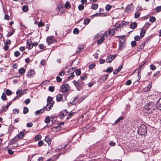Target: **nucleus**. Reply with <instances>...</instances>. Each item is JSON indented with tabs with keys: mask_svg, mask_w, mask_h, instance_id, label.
Returning <instances> with one entry per match:
<instances>
[{
	"mask_svg": "<svg viewBox=\"0 0 161 161\" xmlns=\"http://www.w3.org/2000/svg\"><path fill=\"white\" fill-rule=\"evenodd\" d=\"M47 103L46 109L47 111H49L53 107L54 102L53 101L52 97L49 96L47 99Z\"/></svg>",
	"mask_w": 161,
	"mask_h": 161,
	"instance_id": "1",
	"label": "nucleus"
},
{
	"mask_svg": "<svg viewBox=\"0 0 161 161\" xmlns=\"http://www.w3.org/2000/svg\"><path fill=\"white\" fill-rule=\"evenodd\" d=\"M137 132L140 135H145L147 133V127L144 125H142L138 129Z\"/></svg>",
	"mask_w": 161,
	"mask_h": 161,
	"instance_id": "2",
	"label": "nucleus"
},
{
	"mask_svg": "<svg viewBox=\"0 0 161 161\" xmlns=\"http://www.w3.org/2000/svg\"><path fill=\"white\" fill-rule=\"evenodd\" d=\"M73 82L78 90H80L81 88L85 85L84 82L80 80H73Z\"/></svg>",
	"mask_w": 161,
	"mask_h": 161,
	"instance_id": "3",
	"label": "nucleus"
},
{
	"mask_svg": "<svg viewBox=\"0 0 161 161\" xmlns=\"http://www.w3.org/2000/svg\"><path fill=\"white\" fill-rule=\"evenodd\" d=\"M70 89V86L67 83L63 84L61 86L59 91L62 92H68Z\"/></svg>",
	"mask_w": 161,
	"mask_h": 161,
	"instance_id": "4",
	"label": "nucleus"
},
{
	"mask_svg": "<svg viewBox=\"0 0 161 161\" xmlns=\"http://www.w3.org/2000/svg\"><path fill=\"white\" fill-rule=\"evenodd\" d=\"M134 8V5L133 4H129L125 8V12L127 13L132 10Z\"/></svg>",
	"mask_w": 161,
	"mask_h": 161,
	"instance_id": "5",
	"label": "nucleus"
},
{
	"mask_svg": "<svg viewBox=\"0 0 161 161\" xmlns=\"http://www.w3.org/2000/svg\"><path fill=\"white\" fill-rule=\"evenodd\" d=\"M68 112L66 109L62 110L59 115L61 119L63 118L64 116H66L68 114Z\"/></svg>",
	"mask_w": 161,
	"mask_h": 161,
	"instance_id": "6",
	"label": "nucleus"
},
{
	"mask_svg": "<svg viewBox=\"0 0 161 161\" xmlns=\"http://www.w3.org/2000/svg\"><path fill=\"white\" fill-rule=\"evenodd\" d=\"M26 47L29 50L31 49L33 47V43L30 39L27 40Z\"/></svg>",
	"mask_w": 161,
	"mask_h": 161,
	"instance_id": "7",
	"label": "nucleus"
},
{
	"mask_svg": "<svg viewBox=\"0 0 161 161\" xmlns=\"http://www.w3.org/2000/svg\"><path fill=\"white\" fill-rule=\"evenodd\" d=\"M116 57V55L108 56L106 58V62L107 63H110L112 60Z\"/></svg>",
	"mask_w": 161,
	"mask_h": 161,
	"instance_id": "8",
	"label": "nucleus"
},
{
	"mask_svg": "<svg viewBox=\"0 0 161 161\" xmlns=\"http://www.w3.org/2000/svg\"><path fill=\"white\" fill-rule=\"evenodd\" d=\"M83 99H82L81 100H79L78 99L77 96H76L74 98L73 101H72V102L71 103L75 105L78 103H80L83 100Z\"/></svg>",
	"mask_w": 161,
	"mask_h": 161,
	"instance_id": "9",
	"label": "nucleus"
},
{
	"mask_svg": "<svg viewBox=\"0 0 161 161\" xmlns=\"http://www.w3.org/2000/svg\"><path fill=\"white\" fill-rule=\"evenodd\" d=\"M35 74V71L33 70H31L28 72L27 76L28 78H31Z\"/></svg>",
	"mask_w": 161,
	"mask_h": 161,
	"instance_id": "10",
	"label": "nucleus"
},
{
	"mask_svg": "<svg viewBox=\"0 0 161 161\" xmlns=\"http://www.w3.org/2000/svg\"><path fill=\"white\" fill-rule=\"evenodd\" d=\"M155 107L159 110H161V98L157 102Z\"/></svg>",
	"mask_w": 161,
	"mask_h": 161,
	"instance_id": "11",
	"label": "nucleus"
},
{
	"mask_svg": "<svg viewBox=\"0 0 161 161\" xmlns=\"http://www.w3.org/2000/svg\"><path fill=\"white\" fill-rule=\"evenodd\" d=\"M78 48L77 49L76 51V53H79L81 50H83L84 49V46L83 45H79L78 47Z\"/></svg>",
	"mask_w": 161,
	"mask_h": 161,
	"instance_id": "12",
	"label": "nucleus"
},
{
	"mask_svg": "<svg viewBox=\"0 0 161 161\" xmlns=\"http://www.w3.org/2000/svg\"><path fill=\"white\" fill-rule=\"evenodd\" d=\"M53 37L52 36H48L47 37L46 40L48 45L53 42Z\"/></svg>",
	"mask_w": 161,
	"mask_h": 161,
	"instance_id": "13",
	"label": "nucleus"
},
{
	"mask_svg": "<svg viewBox=\"0 0 161 161\" xmlns=\"http://www.w3.org/2000/svg\"><path fill=\"white\" fill-rule=\"evenodd\" d=\"M122 65H121L119 66L118 68L115 69L113 71V74L114 75L116 74L118 72H119L122 69Z\"/></svg>",
	"mask_w": 161,
	"mask_h": 161,
	"instance_id": "14",
	"label": "nucleus"
},
{
	"mask_svg": "<svg viewBox=\"0 0 161 161\" xmlns=\"http://www.w3.org/2000/svg\"><path fill=\"white\" fill-rule=\"evenodd\" d=\"M145 44L142 43L137 48V51L138 52H141L142 50L144 48Z\"/></svg>",
	"mask_w": 161,
	"mask_h": 161,
	"instance_id": "15",
	"label": "nucleus"
},
{
	"mask_svg": "<svg viewBox=\"0 0 161 161\" xmlns=\"http://www.w3.org/2000/svg\"><path fill=\"white\" fill-rule=\"evenodd\" d=\"M137 24L135 22H134L130 24V28L132 29H134L137 27Z\"/></svg>",
	"mask_w": 161,
	"mask_h": 161,
	"instance_id": "16",
	"label": "nucleus"
},
{
	"mask_svg": "<svg viewBox=\"0 0 161 161\" xmlns=\"http://www.w3.org/2000/svg\"><path fill=\"white\" fill-rule=\"evenodd\" d=\"M108 74H106L104 75L103 76H102L101 78L100 79V81L102 82L103 81H105L108 77Z\"/></svg>",
	"mask_w": 161,
	"mask_h": 161,
	"instance_id": "17",
	"label": "nucleus"
},
{
	"mask_svg": "<svg viewBox=\"0 0 161 161\" xmlns=\"http://www.w3.org/2000/svg\"><path fill=\"white\" fill-rule=\"evenodd\" d=\"M108 34L111 36H113L115 33V31L113 29H110L108 30Z\"/></svg>",
	"mask_w": 161,
	"mask_h": 161,
	"instance_id": "18",
	"label": "nucleus"
},
{
	"mask_svg": "<svg viewBox=\"0 0 161 161\" xmlns=\"http://www.w3.org/2000/svg\"><path fill=\"white\" fill-rule=\"evenodd\" d=\"M22 89L20 87L18 90L16 91V93L17 94V95H21V96L23 95L24 93H22Z\"/></svg>",
	"mask_w": 161,
	"mask_h": 161,
	"instance_id": "19",
	"label": "nucleus"
},
{
	"mask_svg": "<svg viewBox=\"0 0 161 161\" xmlns=\"http://www.w3.org/2000/svg\"><path fill=\"white\" fill-rule=\"evenodd\" d=\"M62 94H59L57 96L56 100L58 102H60L62 100Z\"/></svg>",
	"mask_w": 161,
	"mask_h": 161,
	"instance_id": "20",
	"label": "nucleus"
},
{
	"mask_svg": "<svg viewBox=\"0 0 161 161\" xmlns=\"http://www.w3.org/2000/svg\"><path fill=\"white\" fill-rule=\"evenodd\" d=\"M64 6L65 8L67 9H69L71 7L70 2L68 1H67L66 3L65 4Z\"/></svg>",
	"mask_w": 161,
	"mask_h": 161,
	"instance_id": "21",
	"label": "nucleus"
},
{
	"mask_svg": "<svg viewBox=\"0 0 161 161\" xmlns=\"http://www.w3.org/2000/svg\"><path fill=\"white\" fill-rule=\"evenodd\" d=\"M124 40H123V42H121L119 47V49L120 50L122 49L123 47H124Z\"/></svg>",
	"mask_w": 161,
	"mask_h": 161,
	"instance_id": "22",
	"label": "nucleus"
},
{
	"mask_svg": "<svg viewBox=\"0 0 161 161\" xmlns=\"http://www.w3.org/2000/svg\"><path fill=\"white\" fill-rule=\"evenodd\" d=\"M25 135L23 132H21L17 135V137L19 139L22 138Z\"/></svg>",
	"mask_w": 161,
	"mask_h": 161,
	"instance_id": "23",
	"label": "nucleus"
},
{
	"mask_svg": "<svg viewBox=\"0 0 161 161\" xmlns=\"http://www.w3.org/2000/svg\"><path fill=\"white\" fill-rule=\"evenodd\" d=\"M75 68H74V67H72L71 68H69L68 71L67 72L69 74V73L72 72V73H74L75 71Z\"/></svg>",
	"mask_w": 161,
	"mask_h": 161,
	"instance_id": "24",
	"label": "nucleus"
},
{
	"mask_svg": "<svg viewBox=\"0 0 161 161\" xmlns=\"http://www.w3.org/2000/svg\"><path fill=\"white\" fill-rule=\"evenodd\" d=\"M25 71V69L23 68H21L19 69V72L21 75L24 73Z\"/></svg>",
	"mask_w": 161,
	"mask_h": 161,
	"instance_id": "25",
	"label": "nucleus"
},
{
	"mask_svg": "<svg viewBox=\"0 0 161 161\" xmlns=\"http://www.w3.org/2000/svg\"><path fill=\"white\" fill-rule=\"evenodd\" d=\"M146 30H145V29H142L141 30L140 33V34L141 36L142 37H143L144 36V35L146 33Z\"/></svg>",
	"mask_w": 161,
	"mask_h": 161,
	"instance_id": "26",
	"label": "nucleus"
},
{
	"mask_svg": "<svg viewBox=\"0 0 161 161\" xmlns=\"http://www.w3.org/2000/svg\"><path fill=\"white\" fill-rule=\"evenodd\" d=\"M104 39L103 36H101V38L97 41V44H101L104 41Z\"/></svg>",
	"mask_w": 161,
	"mask_h": 161,
	"instance_id": "27",
	"label": "nucleus"
},
{
	"mask_svg": "<svg viewBox=\"0 0 161 161\" xmlns=\"http://www.w3.org/2000/svg\"><path fill=\"white\" fill-rule=\"evenodd\" d=\"M154 107H151L150 105H148L147 107V109L149 110H150L151 112H152V111L154 110Z\"/></svg>",
	"mask_w": 161,
	"mask_h": 161,
	"instance_id": "28",
	"label": "nucleus"
},
{
	"mask_svg": "<svg viewBox=\"0 0 161 161\" xmlns=\"http://www.w3.org/2000/svg\"><path fill=\"white\" fill-rule=\"evenodd\" d=\"M98 7V5L97 4H93L92 5V8L94 10L96 9Z\"/></svg>",
	"mask_w": 161,
	"mask_h": 161,
	"instance_id": "29",
	"label": "nucleus"
},
{
	"mask_svg": "<svg viewBox=\"0 0 161 161\" xmlns=\"http://www.w3.org/2000/svg\"><path fill=\"white\" fill-rule=\"evenodd\" d=\"M113 67H110L107 69L106 72L107 73H111L113 71Z\"/></svg>",
	"mask_w": 161,
	"mask_h": 161,
	"instance_id": "30",
	"label": "nucleus"
},
{
	"mask_svg": "<svg viewBox=\"0 0 161 161\" xmlns=\"http://www.w3.org/2000/svg\"><path fill=\"white\" fill-rule=\"evenodd\" d=\"M123 119L124 118L123 116H120L115 121L114 123L116 124L119 123L120 120H123Z\"/></svg>",
	"mask_w": 161,
	"mask_h": 161,
	"instance_id": "31",
	"label": "nucleus"
},
{
	"mask_svg": "<svg viewBox=\"0 0 161 161\" xmlns=\"http://www.w3.org/2000/svg\"><path fill=\"white\" fill-rule=\"evenodd\" d=\"M1 99L3 101H5L7 99L6 95L4 93H3L1 97Z\"/></svg>",
	"mask_w": 161,
	"mask_h": 161,
	"instance_id": "32",
	"label": "nucleus"
},
{
	"mask_svg": "<svg viewBox=\"0 0 161 161\" xmlns=\"http://www.w3.org/2000/svg\"><path fill=\"white\" fill-rule=\"evenodd\" d=\"M156 19L154 17L152 16L149 19V21L152 23L156 21Z\"/></svg>",
	"mask_w": 161,
	"mask_h": 161,
	"instance_id": "33",
	"label": "nucleus"
},
{
	"mask_svg": "<svg viewBox=\"0 0 161 161\" xmlns=\"http://www.w3.org/2000/svg\"><path fill=\"white\" fill-rule=\"evenodd\" d=\"M22 9L24 12H26L28 10V7L26 5H24L22 7Z\"/></svg>",
	"mask_w": 161,
	"mask_h": 161,
	"instance_id": "34",
	"label": "nucleus"
},
{
	"mask_svg": "<svg viewBox=\"0 0 161 161\" xmlns=\"http://www.w3.org/2000/svg\"><path fill=\"white\" fill-rule=\"evenodd\" d=\"M78 8L79 10H82L84 9V6L82 4H80L78 6Z\"/></svg>",
	"mask_w": 161,
	"mask_h": 161,
	"instance_id": "35",
	"label": "nucleus"
},
{
	"mask_svg": "<svg viewBox=\"0 0 161 161\" xmlns=\"http://www.w3.org/2000/svg\"><path fill=\"white\" fill-rule=\"evenodd\" d=\"M29 111V109L27 107H24L23 108V113L25 114H27Z\"/></svg>",
	"mask_w": 161,
	"mask_h": 161,
	"instance_id": "36",
	"label": "nucleus"
},
{
	"mask_svg": "<svg viewBox=\"0 0 161 161\" xmlns=\"http://www.w3.org/2000/svg\"><path fill=\"white\" fill-rule=\"evenodd\" d=\"M50 118L49 116L47 117L45 119L44 121L46 123H48L50 122Z\"/></svg>",
	"mask_w": 161,
	"mask_h": 161,
	"instance_id": "37",
	"label": "nucleus"
},
{
	"mask_svg": "<svg viewBox=\"0 0 161 161\" xmlns=\"http://www.w3.org/2000/svg\"><path fill=\"white\" fill-rule=\"evenodd\" d=\"M90 20L89 19L86 18V19L84 21V23L86 25H87L90 22Z\"/></svg>",
	"mask_w": 161,
	"mask_h": 161,
	"instance_id": "38",
	"label": "nucleus"
},
{
	"mask_svg": "<svg viewBox=\"0 0 161 161\" xmlns=\"http://www.w3.org/2000/svg\"><path fill=\"white\" fill-rule=\"evenodd\" d=\"M20 53L19 51H16L14 53V55L15 57H17L20 55Z\"/></svg>",
	"mask_w": 161,
	"mask_h": 161,
	"instance_id": "39",
	"label": "nucleus"
},
{
	"mask_svg": "<svg viewBox=\"0 0 161 161\" xmlns=\"http://www.w3.org/2000/svg\"><path fill=\"white\" fill-rule=\"evenodd\" d=\"M44 110H43V109H42L40 110H37L35 112L36 114V115L37 114H39L40 113H42L43 112Z\"/></svg>",
	"mask_w": 161,
	"mask_h": 161,
	"instance_id": "40",
	"label": "nucleus"
},
{
	"mask_svg": "<svg viewBox=\"0 0 161 161\" xmlns=\"http://www.w3.org/2000/svg\"><path fill=\"white\" fill-rule=\"evenodd\" d=\"M112 7L110 5H107L105 6V9L107 11H109L111 8Z\"/></svg>",
	"mask_w": 161,
	"mask_h": 161,
	"instance_id": "41",
	"label": "nucleus"
},
{
	"mask_svg": "<svg viewBox=\"0 0 161 161\" xmlns=\"http://www.w3.org/2000/svg\"><path fill=\"white\" fill-rule=\"evenodd\" d=\"M6 92L7 95L9 96L12 94V92L9 89H7L6 91Z\"/></svg>",
	"mask_w": 161,
	"mask_h": 161,
	"instance_id": "42",
	"label": "nucleus"
},
{
	"mask_svg": "<svg viewBox=\"0 0 161 161\" xmlns=\"http://www.w3.org/2000/svg\"><path fill=\"white\" fill-rule=\"evenodd\" d=\"M74 114H75L74 112H72V113H69V114L68 115V116L67 117V119H70L71 118V116L72 115H74Z\"/></svg>",
	"mask_w": 161,
	"mask_h": 161,
	"instance_id": "43",
	"label": "nucleus"
},
{
	"mask_svg": "<svg viewBox=\"0 0 161 161\" xmlns=\"http://www.w3.org/2000/svg\"><path fill=\"white\" fill-rule=\"evenodd\" d=\"M73 32L74 34H78L79 32V31L78 29L75 28L74 29Z\"/></svg>",
	"mask_w": 161,
	"mask_h": 161,
	"instance_id": "44",
	"label": "nucleus"
},
{
	"mask_svg": "<svg viewBox=\"0 0 161 161\" xmlns=\"http://www.w3.org/2000/svg\"><path fill=\"white\" fill-rule=\"evenodd\" d=\"M140 13H139L137 12H136L135 14V16L134 17L136 19L138 18V17H139L140 16Z\"/></svg>",
	"mask_w": 161,
	"mask_h": 161,
	"instance_id": "45",
	"label": "nucleus"
},
{
	"mask_svg": "<svg viewBox=\"0 0 161 161\" xmlns=\"http://www.w3.org/2000/svg\"><path fill=\"white\" fill-rule=\"evenodd\" d=\"M75 74L78 76L80 75L81 73V71L80 69H77L75 71Z\"/></svg>",
	"mask_w": 161,
	"mask_h": 161,
	"instance_id": "46",
	"label": "nucleus"
},
{
	"mask_svg": "<svg viewBox=\"0 0 161 161\" xmlns=\"http://www.w3.org/2000/svg\"><path fill=\"white\" fill-rule=\"evenodd\" d=\"M42 138V136L40 135H37L35 137L36 140L38 141L40 139Z\"/></svg>",
	"mask_w": 161,
	"mask_h": 161,
	"instance_id": "47",
	"label": "nucleus"
},
{
	"mask_svg": "<svg viewBox=\"0 0 161 161\" xmlns=\"http://www.w3.org/2000/svg\"><path fill=\"white\" fill-rule=\"evenodd\" d=\"M48 89L50 91L52 92H53L54 90V87L53 86H50L49 87Z\"/></svg>",
	"mask_w": 161,
	"mask_h": 161,
	"instance_id": "48",
	"label": "nucleus"
},
{
	"mask_svg": "<svg viewBox=\"0 0 161 161\" xmlns=\"http://www.w3.org/2000/svg\"><path fill=\"white\" fill-rule=\"evenodd\" d=\"M33 124L32 123V122H31L28 123L27 124L26 126L27 127L29 128L32 127L33 126Z\"/></svg>",
	"mask_w": 161,
	"mask_h": 161,
	"instance_id": "49",
	"label": "nucleus"
},
{
	"mask_svg": "<svg viewBox=\"0 0 161 161\" xmlns=\"http://www.w3.org/2000/svg\"><path fill=\"white\" fill-rule=\"evenodd\" d=\"M156 11L157 12H159L161 11V6H159L155 8Z\"/></svg>",
	"mask_w": 161,
	"mask_h": 161,
	"instance_id": "50",
	"label": "nucleus"
},
{
	"mask_svg": "<svg viewBox=\"0 0 161 161\" xmlns=\"http://www.w3.org/2000/svg\"><path fill=\"white\" fill-rule=\"evenodd\" d=\"M31 101V100L30 98L25 99L24 101V103L26 104H29Z\"/></svg>",
	"mask_w": 161,
	"mask_h": 161,
	"instance_id": "51",
	"label": "nucleus"
},
{
	"mask_svg": "<svg viewBox=\"0 0 161 161\" xmlns=\"http://www.w3.org/2000/svg\"><path fill=\"white\" fill-rule=\"evenodd\" d=\"M13 111L14 112V113L15 114H18L19 113V109H17L16 108L14 109H13Z\"/></svg>",
	"mask_w": 161,
	"mask_h": 161,
	"instance_id": "52",
	"label": "nucleus"
},
{
	"mask_svg": "<svg viewBox=\"0 0 161 161\" xmlns=\"http://www.w3.org/2000/svg\"><path fill=\"white\" fill-rule=\"evenodd\" d=\"M7 109H8L6 108V107H4L1 110L0 113H3L4 112H5L7 111Z\"/></svg>",
	"mask_w": 161,
	"mask_h": 161,
	"instance_id": "53",
	"label": "nucleus"
},
{
	"mask_svg": "<svg viewBox=\"0 0 161 161\" xmlns=\"http://www.w3.org/2000/svg\"><path fill=\"white\" fill-rule=\"evenodd\" d=\"M131 44L133 47H134L136 45V42L135 41H133L131 42Z\"/></svg>",
	"mask_w": 161,
	"mask_h": 161,
	"instance_id": "54",
	"label": "nucleus"
},
{
	"mask_svg": "<svg viewBox=\"0 0 161 161\" xmlns=\"http://www.w3.org/2000/svg\"><path fill=\"white\" fill-rule=\"evenodd\" d=\"M56 80L58 82H60L62 81V78H60L59 76H58L56 77Z\"/></svg>",
	"mask_w": 161,
	"mask_h": 161,
	"instance_id": "55",
	"label": "nucleus"
},
{
	"mask_svg": "<svg viewBox=\"0 0 161 161\" xmlns=\"http://www.w3.org/2000/svg\"><path fill=\"white\" fill-rule=\"evenodd\" d=\"M43 144V142L41 140L39 141L38 142V145L39 146H41Z\"/></svg>",
	"mask_w": 161,
	"mask_h": 161,
	"instance_id": "56",
	"label": "nucleus"
},
{
	"mask_svg": "<svg viewBox=\"0 0 161 161\" xmlns=\"http://www.w3.org/2000/svg\"><path fill=\"white\" fill-rule=\"evenodd\" d=\"M44 24L42 22H39L38 24V27H40L42 26H43L44 25Z\"/></svg>",
	"mask_w": 161,
	"mask_h": 161,
	"instance_id": "57",
	"label": "nucleus"
},
{
	"mask_svg": "<svg viewBox=\"0 0 161 161\" xmlns=\"http://www.w3.org/2000/svg\"><path fill=\"white\" fill-rule=\"evenodd\" d=\"M95 66V64H90L89 66V68L90 69H92Z\"/></svg>",
	"mask_w": 161,
	"mask_h": 161,
	"instance_id": "58",
	"label": "nucleus"
},
{
	"mask_svg": "<svg viewBox=\"0 0 161 161\" xmlns=\"http://www.w3.org/2000/svg\"><path fill=\"white\" fill-rule=\"evenodd\" d=\"M150 69L153 70H155L156 69L155 66L153 65H151L150 66Z\"/></svg>",
	"mask_w": 161,
	"mask_h": 161,
	"instance_id": "59",
	"label": "nucleus"
},
{
	"mask_svg": "<svg viewBox=\"0 0 161 161\" xmlns=\"http://www.w3.org/2000/svg\"><path fill=\"white\" fill-rule=\"evenodd\" d=\"M131 83V80H129L127 81L126 82V84L127 85H129Z\"/></svg>",
	"mask_w": 161,
	"mask_h": 161,
	"instance_id": "60",
	"label": "nucleus"
},
{
	"mask_svg": "<svg viewBox=\"0 0 161 161\" xmlns=\"http://www.w3.org/2000/svg\"><path fill=\"white\" fill-rule=\"evenodd\" d=\"M140 38L139 36H136L134 37V39L135 40L137 41L139 40Z\"/></svg>",
	"mask_w": 161,
	"mask_h": 161,
	"instance_id": "61",
	"label": "nucleus"
},
{
	"mask_svg": "<svg viewBox=\"0 0 161 161\" xmlns=\"http://www.w3.org/2000/svg\"><path fill=\"white\" fill-rule=\"evenodd\" d=\"M9 47L7 46V45L5 44L4 49L5 50H7L8 49Z\"/></svg>",
	"mask_w": 161,
	"mask_h": 161,
	"instance_id": "62",
	"label": "nucleus"
},
{
	"mask_svg": "<svg viewBox=\"0 0 161 161\" xmlns=\"http://www.w3.org/2000/svg\"><path fill=\"white\" fill-rule=\"evenodd\" d=\"M18 67V65L16 63H14L13 64V68L14 69H17Z\"/></svg>",
	"mask_w": 161,
	"mask_h": 161,
	"instance_id": "63",
	"label": "nucleus"
},
{
	"mask_svg": "<svg viewBox=\"0 0 161 161\" xmlns=\"http://www.w3.org/2000/svg\"><path fill=\"white\" fill-rule=\"evenodd\" d=\"M65 74V72L64 71H62L59 73V75L60 76L64 75Z\"/></svg>",
	"mask_w": 161,
	"mask_h": 161,
	"instance_id": "64",
	"label": "nucleus"
}]
</instances>
